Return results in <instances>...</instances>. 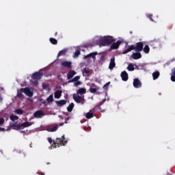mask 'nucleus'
<instances>
[{
	"label": "nucleus",
	"mask_w": 175,
	"mask_h": 175,
	"mask_svg": "<svg viewBox=\"0 0 175 175\" xmlns=\"http://www.w3.org/2000/svg\"><path fill=\"white\" fill-rule=\"evenodd\" d=\"M33 80H40L43 77V75L41 72H36L32 75Z\"/></svg>",
	"instance_id": "6"
},
{
	"label": "nucleus",
	"mask_w": 175,
	"mask_h": 175,
	"mask_svg": "<svg viewBox=\"0 0 175 175\" xmlns=\"http://www.w3.org/2000/svg\"><path fill=\"white\" fill-rule=\"evenodd\" d=\"M133 87H135V88H140L142 87V82H140V80H139V79H134Z\"/></svg>",
	"instance_id": "9"
},
{
	"label": "nucleus",
	"mask_w": 175,
	"mask_h": 175,
	"mask_svg": "<svg viewBox=\"0 0 175 175\" xmlns=\"http://www.w3.org/2000/svg\"><path fill=\"white\" fill-rule=\"evenodd\" d=\"M92 117H94V113L91 112H88L86 113V118H88V120H90V118H92Z\"/></svg>",
	"instance_id": "35"
},
{
	"label": "nucleus",
	"mask_w": 175,
	"mask_h": 175,
	"mask_svg": "<svg viewBox=\"0 0 175 175\" xmlns=\"http://www.w3.org/2000/svg\"><path fill=\"white\" fill-rule=\"evenodd\" d=\"M49 40L52 44H58V41L55 38H51L49 39Z\"/></svg>",
	"instance_id": "33"
},
{
	"label": "nucleus",
	"mask_w": 175,
	"mask_h": 175,
	"mask_svg": "<svg viewBox=\"0 0 175 175\" xmlns=\"http://www.w3.org/2000/svg\"><path fill=\"white\" fill-rule=\"evenodd\" d=\"M122 80L123 81H128V79H129V77L128 75V72L126 71H122L120 74Z\"/></svg>",
	"instance_id": "10"
},
{
	"label": "nucleus",
	"mask_w": 175,
	"mask_h": 175,
	"mask_svg": "<svg viewBox=\"0 0 175 175\" xmlns=\"http://www.w3.org/2000/svg\"><path fill=\"white\" fill-rule=\"evenodd\" d=\"M17 96L18 98H23V96H24V95H23V88H21L20 90H18Z\"/></svg>",
	"instance_id": "30"
},
{
	"label": "nucleus",
	"mask_w": 175,
	"mask_h": 175,
	"mask_svg": "<svg viewBox=\"0 0 175 175\" xmlns=\"http://www.w3.org/2000/svg\"><path fill=\"white\" fill-rule=\"evenodd\" d=\"M74 107H75V104L73 103H71L67 107L68 111L70 113L72 110H73Z\"/></svg>",
	"instance_id": "25"
},
{
	"label": "nucleus",
	"mask_w": 175,
	"mask_h": 175,
	"mask_svg": "<svg viewBox=\"0 0 175 175\" xmlns=\"http://www.w3.org/2000/svg\"><path fill=\"white\" fill-rule=\"evenodd\" d=\"M116 68V57H113L110 59L109 65V69L110 70H113Z\"/></svg>",
	"instance_id": "7"
},
{
	"label": "nucleus",
	"mask_w": 175,
	"mask_h": 175,
	"mask_svg": "<svg viewBox=\"0 0 175 175\" xmlns=\"http://www.w3.org/2000/svg\"><path fill=\"white\" fill-rule=\"evenodd\" d=\"M96 55H98V52H93L85 56L84 58H90V57H92L93 59H95V58H96Z\"/></svg>",
	"instance_id": "17"
},
{
	"label": "nucleus",
	"mask_w": 175,
	"mask_h": 175,
	"mask_svg": "<svg viewBox=\"0 0 175 175\" xmlns=\"http://www.w3.org/2000/svg\"><path fill=\"white\" fill-rule=\"evenodd\" d=\"M148 18H150L151 21H154V19H152V14L148 15Z\"/></svg>",
	"instance_id": "41"
},
{
	"label": "nucleus",
	"mask_w": 175,
	"mask_h": 175,
	"mask_svg": "<svg viewBox=\"0 0 175 175\" xmlns=\"http://www.w3.org/2000/svg\"><path fill=\"white\" fill-rule=\"evenodd\" d=\"M83 129H84V131H86V129H87V127H85V128H83Z\"/></svg>",
	"instance_id": "52"
},
{
	"label": "nucleus",
	"mask_w": 175,
	"mask_h": 175,
	"mask_svg": "<svg viewBox=\"0 0 175 175\" xmlns=\"http://www.w3.org/2000/svg\"><path fill=\"white\" fill-rule=\"evenodd\" d=\"M11 128H12V129H14L15 131H21V129H23V126H21V124H16V123H13L12 124H10Z\"/></svg>",
	"instance_id": "13"
},
{
	"label": "nucleus",
	"mask_w": 175,
	"mask_h": 175,
	"mask_svg": "<svg viewBox=\"0 0 175 175\" xmlns=\"http://www.w3.org/2000/svg\"><path fill=\"white\" fill-rule=\"evenodd\" d=\"M171 81L174 82L175 81V68H172L171 70Z\"/></svg>",
	"instance_id": "20"
},
{
	"label": "nucleus",
	"mask_w": 175,
	"mask_h": 175,
	"mask_svg": "<svg viewBox=\"0 0 175 175\" xmlns=\"http://www.w3.org/2000/svg\"><path fill=\"white\" fill-rule=\"evenodd\" d=\"M113 42H114L113 37L105 38L100 41V46H110V44H111Z\"/></svg>",
	"instance_id": "3"
},
{
	"label": "nucleus",
	"mask_w": 175,
	"mask_h": 175,
	"mask_svg": "<svg viewBox=\"0 0 175 175\" xmlns=\"http://www.w3.org/2000/svg\"><path fill=\"white\" fill-rule=\"evenodd\" d=\"M144 44L142 42H139L134 44L131 45L127 49L123 51V54H128V53L132 51V50H135L136 53H140L143 50Z\"/></svg>",
	"instance_id": "2"
},
{
	"label": "nucleus",
	"mask_w": 175,
	"mask_h": 175,
	"mask_svg": "<svg viewBox=\"0 0 175 175\" xmlns=\"http://www.w3.org/2000/svg\"><path fill=\"white\" fill-rule=\"evenodd\" d=\"M142 57V53L140 52L134 53L131 55L133 59H140Z\"/></svg>",
	"instance_id": "14"
},
{
	"label": "nucleus",
	"mask_w": 175,
	"mask_h": 175,
	"mask_svg": "<svg viewBox=\"0 0 175 175\" xmlns=\"http://www.w3.org/2000/svg\"><path fill=\"white\" fill-rule=\"evenodd\" d=\"M90 73H91V71H90V70H87L86 68H83V76H88L90 75Z\"/></svg>",
	"instance_id": "29"
},
{
	"label": "nucleus",
	"mask_w": 175,
	"mask_h": 175,
	"mask_svg": "<svg viewBox=\"0 0 175 175\" xmlns=\"http://www.w3.org/2000/svg\"><path fill=\"white\" fill-rule=\"evenodd\" d=\"M62 66H64V68H68V69H70L72 68V62H63L62 63Z\"/></svg>",
	"instance_id": "15"
},
{
	"label": "nucleus",
	"mask_w": 175,
	"mask_h": 175,
	"mask_svg": "<svg viewBox=\"0 0 175 175\" xmlns=\"http://www.w3.org/2000/svg\"><path fill=\"white\" fill-rule=\"evenodd\" d=\"M32 125L31 122H25L21 124L22 129H24L25 128H28V126H31Z\"/></svg>",
	"instance_id": "19"
},
{
	"label": "nucleus",
	"mask_w": 175,
	"mask_h": 175,
	"mask_svg": "<svg viewBox=\"0 0 175 175\" xmlns=\"http://www.w3.org/2000/svg\"><path fill=\"white\" fill-rule=\"evenodd\" d=\"M57 33H58L57 32H55V36H57Z\"/></svg>",
	"instance_id": "51"
},
{
	"label": "nucleus",
	"mask_w": 175,
	"mask_h": 175,
	"mask_svg": "<svg viewBox=\"0 0 175 175\" xmlns=\"http://www.w3.org/2000/svg\"><path fill=\"white\" fill-rule=\"evenodd\" d=\"M56 104L57 106H64V105H66V101L65 100H60L56 101Z\"/></svg>",
	"instance_id": "22"
},
{
	"label": "nucleus",
	"mask_w": 175,
	"mask_h": 175,
	"mask_svg": "<svg viewBox=\"0 0 175 175\" xmlns=\"http://www.w3.org/2000/svg\"><path fill=\"white\" fill-rule=\"evenodd\" d=\"M62 125H64V123H60V124H59V126H62Z\"/></svg>",
	"instance_id": "49"
},
{
	"label": "nucleus",
	"mask_w": 175,
	"mask_h": 175,
	"mask_svg": "<svg viewBox=\"0 0 175 175\" xmlns=\"http://www.w3.org/2000/svg\"><path fill=\"white\" fill-rule=\"evenodd\" d=\"M109 85H110V82L105 83L103 86V88H105V90H107V88H109Z\"/></svg>",
	"instance_id": "40"
},
{
	"label": "nucleus",
	"mask_w": 175,
	"mask_h": 175,
	"mask_svg": "<svg viewBox=\"0 0 175 175\" xmlns=\"http://www.w3.org/2000/svg\"><path fill=\"white\" fill-rule=\"evenodd\" d=\"M10 120H11V121H17V120H18V116L11 115L10 116Z\"/></svg>",
	"instance_id": "31"
},
{
	"label": "nucleus",
	"mask_w": 175,
	"mask_h": 175,
	"mask_svg": "<svg viewBox=\"0 0 175 175\" xmlns=\"http://www.w3.org/2000/svg\"><path fill=\"white\" fill-rule=\"evenodd\" d=\"M160 75L161 74L159 73V71L154 72L152 73L153 80H157V79H158V77H159Z\"/></svg>",
	"instance_id": "21"
},
{
	"label": "nucleus",
	"mask_w": 175,
	"mask_h": 175,
	"mask_svg": "<svg viewBox=\"0 0 175 175\" xmlns=\"http://www.w3.org/2000/svg\"><path fill=\"white\" fill-rule=\"evenodd\" d=\"M5 124V119L3 118H0V126H2Z\"/></svg>",
	"instance_id": "39"
},
{
	"label": "nucleus",
	"mask_w": 175,
	"mask_h": 175,
	"mask_svg": "<svg viewBox=\"0 0 175 175\" xmlns=\"http://www.w3.org/2000/svg\"><path fill=\"white\" fill-rule=\"evenodd\" d=\"M106 100H103V101L102 103H100V105H98V107H100L101 105H103V102H105Z\"/></svg>",
	"instance_id": "46"
},
{
	"label": "nucleus",
	"mask_w": 175,
	"mask_h": 175,
	"mask_svg": "<svg viewBox=\"0 0 175 175\" xmlns=\"http://www.w3.org/2000/svg\"><path fill=\"white\" fill-rule=\"evenodd\" d=\"M79 80H80V76L78 75L68 81V83H75V81H79Z\"/></svg>",
	"instance_id": "23"
},
{
	"label": "nucleus",
	"mask_w": 175,
	"mask_h": 175,
	"mask_svg": "<svg viewBox=\"0 0 175 175\" xmlns=\"http://www.w3.org/2000/svg\"><path fill=\"white\" fill-rule=\"evenodd\" d=\"M14 113H16V114L21 115L24 113V111L21 109H18L14 111Z\"/></svg>",
	"instance_id": "34"
},
{
	"label": "nucleus",
	"mask_w": 175,
	"mask_h": 175,
	"mask_svg": "<svg viewBox=\"0 0 175 175\" xmlns=\"http://www.w3.org/2000/svg\"><path fill=\"white\" fill-rule=\"evenodd\" d=\"M143 50L146 54H148V53H150V46L148 45H145L144 48H143Z\"/></svg>",
	"instance_id": "27"
},
{
	"label": "nucleus",
	"mask_w": 175,
	"mask_h": 175,
	"mask_svg": "<svg viewBox=\"0 0 175 175\" xmlns=\"http://www.w3.org/2000/svg\"><path fill=\"white\" fill-rule=\"evenodd\" d=\"M80 55V51L79 50H76L75 53H74V57L77 58Z\"/></svg>",
	"instance_id": "37"
},
{
	"label": "nucleus",
	"mask_w": 175,
	"mask_h": 175,
	"mask_svg": "<svg viewBox=\"0 0 175 175\" xmlns=\"http://www.w3.org/2000/svg\"><path fill=\"white\" fill-rule=\"evenodd\" d=\"M90 129H91V127H88V130L90 131Z\"/></svg>",
	"instance_id": "54"
},
{
	"label": "nucleus",
	"mask_w": 175,
	"mask_h": 175,
	"mask_svg": "<svg viewBox=\"0 0 175 175\" xmlns=\"http://www.w3.org/2000/svg\"><path fill=\"white\" fill-rule=\"evenodd\" d=\"M0 102H2V97L0 96Z\"/></svg>",
	"instance_id": "50"
},
{
	"label": "nucleus",
	"mask_w": 175,
	"mask_h": 175,
	"mask_svg": "<svg viewBox=\"0 0 175 175\" xmlns=\"http://www.w3.org/2000/svg\"><path fill=\"white\" fill-rule=\"evenodd\" d=\"M120 45H121V40H118L116 42H114L111 45L110 49L111 50H117V49H118V47H120Z\"/></svg>",
	"instance_id": "8"
},
{
	"label": "nucleus",
	"mask_w": 175,
	"mask_h": 175,
	"mask_svg": "<svg viewBox=\"0 0 175 175\" xmlns=\"http://www.w3.org/2000/svg\"><path fill=\"white\" fill-rule=\"evenodd\" d=\"M48 142L50 144H52L54 148H57V147H61V146H64L68 143V141L65 140V135L62 136V138H57L55 141H53L51 137L48 138Z\"/></svg>",
	"instance_id": "1"
},
{
	"label": "nucleus",
	"mask_w": 175,
	"mask_h": 175,
	"mask_svg": "<svg viewBox=\"0 0 175 175\" xmlns=\"http://www.w3.org/2000/svg\"><path fill=\"white\" fill-rule=\"evenodd\" d=\"M85 92H87V90L84 88H79L77 91V95H84V94H85Z\"/></svg>",
	"instance_id": "16"
},
{
	"label": "nucleus",
	"mask_w": 175,
	"mask_h": 175,
	"mask_svg": "<svg viewBox=\"0 0 175 175\" xmlns=\"http://www.w3.org/2000/svg\"><path fill=\"white\" fill-rule=\"evenodd\" d=\"M89 91H90V92H91V94H95V92H96V91H98V89L94 88H90Z\"/></svg>",
	"instance_id": "36"
},
{
	"label": "nucleus",
	"mask_w": 175,
	"mask_h": 175,
	"mask_svg": "<svg viewBox=\"0 0 175 175\" xmlns=\"http://www.w3.org/2000/svg\"><path fill=\"white\" fill-rule=\"evenodd\" d=\"M100 59H105V55H101Z\"/></svg>",
	"instance_id": "47"
},
{
	"label": "nucleus",
	"mask_w": 175,
	"mask_h": 175,
	"mask_svg": "<svg viewBox=\"0 0 175 175\" xmlns=\"http://www.w3.org/2000/svg\"><path fill=\"white\" fill-rule=\"evenodd\" d=\"M68 121H69V118L65 119V124H68Z\"/></svg>",
	"instance_id": "43"
},
{
	"label": "nucleus",
	"mask_w": 175,
	"mask_h": 175,
	"mask_svg": "<svg viewBox=\"0 0 175 175\" xmlns=\"http://www.w3.org/2000/svg\"><path fill=\"white\" fill-rule=\"evenodd\" d=\"M3 131H5V129L0 127V132H3Z\"/></svg>",
	"instance_id": "44"
},
{
	"label": "nucleus",
	"mask_w": 175,
	"mask_h": 175,
	"mask_svg": "<svg viewBox=\"0 0 175 175\" xmlns=\"http://www.w3.org/2000/svg\"><path fill=\"white\" fill-rule=\"evenodd\" d=\"M58 129V125L47 129L48 132H55Z\"/></svg>",
	"instance_id": "26"
},
{
	"label": "nucleus",
	"mask_w": 175,
	"mask_h": 175,
	"mask_svg": "<svg viewBox=\"0 0 175 175\" xmlns=\"http://www.w3.org/2000/svg\"><path fill=\"white\" fill-rule=\"evenodd\" d=\"M62 96V90H57L55 92L54 96L55 99H59Z\"/></svg>",
	"instance_id": "18"
},
{
	"label": "nucleus",
	"mask_w": 175,
	"mask_h": 175,
	"mask_svg": "<svg viewBox=\"0 0 175 175\" xmlns=\"http://www.w3.org/2000/svg\"><path fill=\"white\" fill-rule=\"evenodd\" d=\"M42 105H44V106H46L47 103L46 102V100H43V101H42Z\"/></svg>",
	"instance_id": "45"
},
{
	"label": "nucleus",
	"mask_w": 175,
	"mask_h": 175,
	"mask_svg": "<svg viewBox=\"0 0 175 175\" xmlns=\"http://www.w3.org/2000/svg\"><path fill=\"white\" fill-rule=\"evenodd\" d=\"M33 84L34 85H38L39 84V82H38V81H34Z\"/></svg>",
	"instance_id": "42"
},
{
	"label": "nucleus",
	"mask_w": 175,
	"mask_h": 175,
	"mask_svg": "<svg viewBox=\"0 0 175 175\" xmlns=\"http://www.w3.org/2000/svg\"><path fill=\"white\" fill-rule=\"evenodd\" d=\"M22 92L27 96H29V98H32L33 96V92L31 91V89H29V88H28V87L22 88Z\"/></svg>",
	"instance_id": "5"
},
{
	"label": "nucleus",
	"mask_w": 175,
	"mask_h": 175,
	"mask_svg": "<svg viewBox=\"0 0 175 175\" xmlns=\"http://www.w3.org/2000/svg\"><path fill=\"white\" fill-rule=\"evenodd\" d=\"M75 75H76V71L73 70H70L67 73L68 80H71V79H73Z\"/></svg>",
	"instance_id": "12"
},
{
	"label": "nucleus",
	"mask_w": 175,
	"mask_h": 175,
	"mask_svg": "<svg viewBox=\"0 0 175 175\" xmlns=\"http://www.w3.org/2000/svg\"><path fill=\"white\" fill-rule=\"evenodd\" d=\"M66 51H68V49H63L60 51L58 53V56L59 57V55H66Z\"/></svg>",
	"instance_id": "32"
},
{
	"label": "nucleus",
	"mask_w": 175,
	"mask_h": 175,
	"mask_svg": "<svg viewBox=\"0 0 175 175\" xmlns=\"http://www.w3.org/2000/svg\"><path fill=\"white\" fill-rule=\"evenodd\" d=\"M41 175H44V173L42 172V173H41Z\"/></svg>",
	"instance_id": "53"
},
{
	"label": "nucleus",
	"mask_w": 175,
	"mask_h": 175,
	"mask_svg": "<svg viewBox=\"0 0 175 175\" xmlns=\"http://www.w3.org/2000/svg\"><path fill=\"white\" fill-rule=\"evenodd\" d=\"M42 116H44V113L42 110L36 111L33 114L34 118H42Z\"/></svg>",
	"instance_id": "11"
},
{
	"label": "nucleus",
	"mask_w": 175,
	"mask_h": 175,
	"mask_svg": "<svg viewBox=\"0 0 175 175\" xmlns=\"http://www.w3.org/2000/svg\"><path fill=\"white\" fill-rule=\"evenodd\" d=\"M127 69L129 72H133V70H135V67L133 66V64H129Z\"/></svg>",
	"instance_id": "28"
},
{
	"label": "nucleus",
	"mask_w": 175,
	"mask_h": 175,
	"mask_svg": "<svg viewBox=\"0 0 175 175\" xmlns=\"http://www.w3.org/2000/svg\"><path fill=\"white\" fill-rule=\"evenodd\" d=\"M75 87H79V85H81V81H76L74 82Z\"/></svg>",
	"instance_id": "38"
},
{
	"label": "nucleus",
	"mask_w": 175,
	"mask_h": 175,
	"mask_svg": "<svg viewBox=\"0 0 175 175\" xmlns=\"http://www.w3.org/2000/svg\"><path fill=\"white\" fill-rule=\"evenodd\" d=\"M47 85H43V88H47Z\"/></svg>",
	"instance_id": "48"
},
{
	"label": "nucleus",
	"mask_w": 175,
	"mask_h": 175,
	"mask_svg": "<svg viewBox=\"0 0 175 175\" xmlns=\"http://www.w3.org/2000/svg\"><path fill=\"white\" fill-rule=\"evenodd\" d=\"M46 101L48 102V103H51L52 102H54V96H53V94H51V95L46 98Z\"/></svg>",
	"instance_id": "24"
},
{
	"label": "nucleus",
	"mask_w": 175,
	"mask_h": 175,
	"mask_svg": "<svg viewBox=\"0 0 175 175\" xmlns=\"http://www.w3.org/2000/svg\"><path fill=\"white\" fill-rule=\"evenodd\" d=\"M72 98L74 100H75L76 103H80L81 105H84L85 102V99L84 96H81L79 94H74L72 95Z\"/></svg>",
	"instance_id": "4"
}]
</instances>
